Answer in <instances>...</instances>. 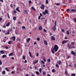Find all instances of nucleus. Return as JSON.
I'll return each mask as SVG.
<instances>
[{"instance_id":"nucleus-59","label":"nucleus","mask_w":76,"mask_h":76,"mask_svg":"<svg viewBox=\"0 0 76 76\" xmlns=\"http://www.w3.org/2000/svg\"><path fill=\"white\" fill-rule=\"evenodd\" d=\"M13 12H14V13H16V11L14 10V11H13Z\"/></svg>"},{"instance_id":"nucleus-48","label":"nucleus","mask_w":76,"mask_h":76,"mask_svg":"<svg viewBox=\"0 0 76 76\" xmlns=\"http://www.w3.org/2000/svg\"><path fill=\"white\" fill-rule=\"evenodd\" d=\"M55 25H54V26H56L57 25V23H56V21L55 22Z\"/></svg>"},{"instance_id":"nucleus-40","label":"nucleus","mask_w":76,"mask_h":76,"mask_svg":"<svg viewBox=\"0 0 76 76\" xmlns=\"http://www.w3.org/2000/svg\"><path fill=\"white\" fill-rule=\"evenodd\" d=\"M74 22H75V23H76V18H74Z\"/></svg>"},{"instance_id":"nucleus-42","label":"nucleus","mask_w":76,"mask_h":76,"mask_svg":"<svg viewBox=\"0 0 76 76\" xmlns=\"http://www.w3.org/2000/svg\"><path fill=\"white\" fill-rule=\"evenodd\" d=\"M48 62H50L51 61V60L50 59H48Z\"/></svg>"},{"instance_id":"nucleus-56","label":"nucleus","mask_w":76,"mask_h":76,"mask_svg":"<svg viewBox=\"0 0 76 76\" xmlns=\"http://www.w3.org/2000/svg\"><path fill=\"white\" fill-rule=\"evenodd\" d=\"M74 42H73L71 43V45H74Z\"/></svg>"},{"instance_id":"nucleus-7","label":"nucleus","mask_w":76,"mask_h":76,"mask_svg":"<svg viewBox=\"0 0 76 76\" xmlns=\"http://www.w3.org/2000/svg\"><path fill=\"white\" fill-rule=\"evenodd\" d=\"M4 51V50H1L0 51V53L2 54H5Z\"/></svg>"},{"instance_id":"nucleus-18","label":"nucleus","mask_w":76,"mask_h":76,"mask_svg":"<svg viewBox=\"0 0 76 76\" xmlns=\"http://www.w3.org/2000/svg\"><path fill=\"white\" fill-rule=\"evenodd\" d=\"M36 73L37 75H39V72L38 71H36L35 72Z\"/></svg>"},{"instance_id":"nucleus-33","label":"nucleus","mask_w":76,"mask_h":76,"mask_svg":"<svg viewBox=\"0 0 76 76\" xmlns=\"http://www.w3.org/2000/svg\"><path fill=\"white\" fill-rule=\"evenodd\" d=\"M48 0H46V4H48Z\"/></svg>"},{"instance_id":"nucleus-58","label":"nucleus","mask_w":76,"mask_h":76,"mask_svg":"<svg viewBox=\"0 0 76 76\" xmlns=\"http://www.w3.org/2000/svg\"><path fill=\"white\" fill-rule=\"evenodd\" d=\"M40 18H41V16H39L38 17V19L39 20L40 19Z\"/></svg>"},{"instance_id":"nucleus-29","label":"nucleus","mask_w":76,"mask_h":76,"mask_svg":"<svg viewBox=\"0 0 76 76\" xmlns=\"http://www.w3.org/2000/svg\"><path fill=\"white\" fill-rule=\"evenodd\" d=\"M16 10L18 11V12H20V11H19V9H18V8H16Z\"/></svg>"},{"instance_id":"nucleus-13","label":"nucleus","mask_w":76,"mask_h":76,"mask_svg":"<svg viewBox=\"0 0 76 76\" xmlns=\"http://www.w3.org/2000/svg\"><path fill=\"white\" fill-rule=\"evenodd\" d=\"M13 53H11L9 54V56H13Z\"/></svg>"},{"instance_id":"nucleus-11","label":"nucleus","mask_w":76,"mask_h":76,"mask_svg":"<svg viewBox=\"0 0 76 76\" xmlns=\"http://www.w3.org/2000/svg\"><path fill=\"white\" fill-rule=\"evenodd\" d=\"M51 39H52V40H54L56 39H55L54 37L53 36H51Z\"/></svg>"},{"instance_id":"nucleus-53","label":"nucleus","mask_w":76,"mask_h":76,"mask_svg":"<svg viewBox=\"0 0 76 76\" xmlns=\"http://www.w3.org/2000/svg\"><path fill=\"white\" fill-rule=\"evenodd\" d=\"M56 67H58V64L56 65Z\"/></svg>"},{"instance_id":"nucleus-43","label":"nucleus","mask_w":76,"mask_h":76,"mask_svg":"<svg viewBox=\"0 0 76 76\" xmlns=\"http://www.w3.org/2000/svg\"><path fill=\"white\" fill-rule=\"evenodd\" d=\"M58 64H61V61H58Z\"/></svg>"},{"instance_id":"nucleus-24","label":"nucleus","mask_w":76,"mask_h":76,"mask_svg":"<svg viewBox=\"0 0 76 76\" xmlns=\"http://www.w3.org/2000/svg\"><path fill=\"white\" fill-rule=\"evenodd\" d=\"M24 12L25 13H26V14H28V11L26 10H24Z\"/></svg>"},{"instance_id":"nucleus-30","label":"nucleus","mask_w":76,"mask_h":76,"mask_svg":"<svg viewBox=\"0 0 76 76\" xmlns=\"http://www.w3.org/2000/svg\"><path fill=\"white\" fill-rule=\"evenodd\" d=\"M7 16L8 18V19H10V16H9V13H7Z\"/></svg>"},{"instance_id":"nucleus-50","label":"nucleus","mask_w":76,"mask_h":76,"mask_svg":"<svg viewBox=\"0 0 76 76\" xmlns=\"http://www.w3.org/2000/svg\"><path fill=\"white\" fill-rule=\"evenodd\" d=\"M5 48H6V49H9V48L7 46L5 47Z\"/></svg>"},{"instance_id":"nucleus-9","label":"nucleus","mask_w":76,"mask_h":76,"mask_svg":"<svg viewBox=\"0 0 76 76\" xmlns=\"http://www.w3.org/2000/svg\"><path fill=\"white\" fill-rule=\"evenodd\" d=\"M44 43L45 44V45H48V44L47 43V42L45 40L44 41Z\"/></svg>"},{"instance_id":"nucleus-61","label":"nucleus","mask_w":76,"mask_h":76,"mask_svg":"<svg viewBox=\"0 0 76 76\" xmlns=\"http://www.w3.org/2000/svg\"><path fill=\"white\" fill-rule=\"evenodd\" d=\"M69 9H67L66 10V12H69Z\"/></svg>"},{"instance_id":"nucleus-16","label":"nucleus","mask_w":76,"mask_h":76,"mask_svg":"<svg viewBox=\"0 0 76 76\" xmlns=\"http://www.w3.org/2000/svg\"><path fill=\"white\" fill-rule=\"evenodd\" d=\"M65 74L66 75V76H67L68 75V73H67V71L65 70Z\"/></svg>"},{"instance_id":"nucleus-54","label":"nucleus","mask_w":76,"mask_h":76,"mask_svg":"<svg viewBox=\"0 0 76 76\" xmlns=\"http://www.w3.org/2000/svg\"><path fill=\"white\" fill-rule=\"evenodd\" d=\"M62 31L63 32H64V30L63 29H62Z\"/></svg>"},{"instance_id":"nucleus-45","label":"nucleus","mask_w":76,"mask_h":76,"mask_svg":"<svg viewBox=\"0 0 76 76\" xmlns=\"http://www.w3.org/2000/svg\"><path fill=\"white\" fill-rule=\"evenodd\" d=\"M37 41H39L40 40V39L39 38H37Z\"/></svg>"},{"instance_id":"nucleus-37","label":"nucleus","mask_w":76,"mask_h":76,"mask_svg":"<svg viewBox=\"0 0 76 76\" xmlns=\"http://www.w3.org/2000/svg\"><path fill=\"white\" fill-rule=\"evenodd\" d=\"M23 60H25V56H23Z\"/></svg>"},{"instance_id":"nucleus-21","label":"nucleus","mask_w":76,"mask_h":76,"mask_svg":"<svg viewBox=\"0 0 76 76\" xmlns=\"http://www.w3.org/2000/svg\"><path fill=\"white\" fill-rule=\"evenodd\" d=\"M6 73V72H5V71H3L2 72V74H3V75H5V73Z\"/></svg>"},{"instance_id":"nucleus-15","label":"nucleus","mask_w":76,"mask_h":76,"mask_svg":"<svg viewBox=\"0 0 76 76\" xmlns=\"http://www.w3.org/2000/svg\"><path fill=\"white\" fill-rule=\"evenodd\" d=\"M66 34H67V35H69L70 34V33L69 32V30H67L66 31Z\"/></svg>"},{"instance_id":"nucleus-46","label":"nucleus","mask_w":76,"mask_h":76,"mask_svg":"<svg viewBox=\"0 0 76 76\" xmlns=\"http://www.w3.org/2000/svg\"><path fill=\"white\" fill-rule=\"evenodd\" d=\"M43 31L45 32H47V30L45 29H44Z\"/></svg>"},{"instance_id":"nucleus-51","label":"nucleus","mask_w":76,"mask_h":76,"mask_svg":"<svg viewBox=\"0 0 76 76\" xmlns=\"http://www.w3.org/2000/svg\"><path fill=\"white\" fill-rule=\"evenodd\" d=\"M11 73H12V74H14V73H15V72H14V71H12L11 72Z\"/></svg>"},{"instance_id":"nucleus-41","label":"nucleus","mask_w":76,"mask_h":76,"mask_svg":"<svg viewBox=\"0 0 76 76\" xmlns=\"http://www.w3.org/2000/svg\"><path fill=\"white\" fill-rule=\"evenodd\" d=\"M1 64H2V61L0 60V65H1Z\"/></svg>"},{"instance_id":"nucleus-63","label":"nucleus","mask_w":76,"mask_h":76,"mask_svg":"<svg viewBox=\"0 0 76 76\" xmlns=\"http://www.w3.org/2000/svg\"><path fill=\"white\" fill-rule=\"evenodd\" d=\"M43 67H45V65H42Z\"/></svg>"},{"instance_id":"nucleus-8","label":"nucleus","mask_w":76,"mask_h":76,"mask_svg":"<svg viewBox=\"0 0 76 76\" xmlns=\"http://www.w3.org/2000/svg\"><path fill=\"white\" fill-rule=\"evenodd\" d=\"M38 60H36L35 61H34L33 62V64H36V63H38Z\"/></svg>"},{"instance_id":"nucleus-12","label":"nucleus","mask_w":76,"mask_h":76,"mask_svg":"<svg viewBox=\"0 0 76 76\" xmlns=\"http://www.w3.org/2000/svg\"><path fill=\"white\" fill-rule=\"evenodd\" d=\"M42 29V26H40L39 27V30H40V31H41Z\"/></svg>"},{"instance_id":"nucleus-62","label":"nucleus","mask_w":76,"mask_h":76,"mask_svg":"<svg viewBox=\"0 0 76 76\" xmlns=\"http://www.w3.org/2000/svg\"><path fill=\"white\" fill-rule=\"evenodd\" d=\"M0 1H1V2H2V3H3V0H0Z\"/></svg>"},{"instance_id":"nucleus-35","label":"nucleus","mask_w":76,"mask_h":76,"mask_svg":"<svg viewBox=\"0 0 76 76\" xmlns=\"http://www.w3.org/2000/svg\"><path fill=\"white\" fill-rule=\"evenodd\" d=\"M32 9L34 10V11H36V10H35V9L34 8V7H32Z\"/></svg>"},{"instance_id":"nucleus-26","label":"nucleus","mask_w":76,"mask_h":76,"mask_svg":"<svg viewBox=\"0 0 76 76\" xmlns=\"http://www.w3.org/2000/svg\"><path fill=\"white\" fill-rule=\"evenodd\" d=\"M6 25L7 26H9L10 25V23H9L8 24H7Z\"/></svg>"},{"instance_id":"nucleus-25","label":"nucleus","mask_w":76,"mask_h":76,"mask_svg":"<svg viewBox=\"0 0 76 76\" xmlns=\"http://www.w3.org/2000/svg\"><path fill=\"white\" fill-rule=\"evenodd\" d=\"M71 76H76V74L75 73L73 74H72L71 75Z\"/></svg>"},{"instance_id":"nucleus-28","label":"nucleus","mask_w":76,"mask_h":76,"mask_svg":"<svg viewBox=\"0 0 76 76\" xmlns=\"http://www.w3.org/2000/svg\"><path fill=\"white\" fill-rule=\"evenodd\" d=\"M7 57V56L6 55H3L2 57V58H4V57Z\"/></svg>"},{"instance_id":"nucleus-47","label":"nucleus","mask_w":76,"mask_h":76,"mask_svg":"<svg viewBox=\"0 0 76 76\" xmlns=\"http://www.w3.org/2000/svg\"><path fill=\"white\" fill-rule=\"evenodd\" d=\"M52 53H53V54H54V51L53 50H52Z\"/></svg>"},{"instance_id":"nucleus-19","label":"nucleus","mask_w":76,"mask_h":76,"mask_svg":"<svg viewBox=\"0 0 76 76\" xmlns=\"http://www.w3.org/2000/svg\"><path fill=\"white\" fill-rule=\"evenodd\" d=\"M30 40H31V39L30 38H28L27 39L26 41L27 42H29V41H30Z\"/></svg>"},{"instance_id":"nucleus-14","label":"nucleus","mask_w":76,"mask_h":76,"mask_svg":"<svg viewBox=\"0 0 76 76\" xmlns=\"http://www.w3.org/2000/svg\"><path fill=\"white\" fill-rule=\"evenodd\" d=\"M41 62L42 64H45V62L43 60L41 61Z\"/></svg>"},{"instance_id":"nucleus-39","label":"nucleus","mask_w":76,"mask_h":76,"mask_svg":"<svg viewBox=\"0 0 76 76\" xmlns=\"http://www.w3.org/2000/svg\"><path fill=\"white\" fill-rule=\"evenodd\" d=\"M22 29H26V27L25 26H22Z\"/></svg>"},{"instance_id":"nucleus-3","label":"nucleus","mask_w":76,"mask_h":76,"mask_svg":"<svg viewBox=\"0 0 76 76\" xmlns=\"http://www.w3.org/2000/svg\"><path fill=\"white\" fill-rule=\"evenodd\" d=\"M52 30L55 31L56 30V26H54V27L52 28Z\"/></svg>"},{"instance_id":"nucleus-44","label":"nucleus","mask_w":76,"mask_h":76,"mask_svg":"<svg viewBox=\"0 0 76 76\" xmlns=\"http://www.w3.org/2000/svg\"><path fill=\"white\" fill-rule=\"evenodd\" d=\"M46 74V73H45V72H43V75H45Z\"/></svg>"},{"instance_id":"nucleus-22","label":"nucleus","mask_w":76,"mask_h":76,"mask_svg":"<svg viewBox=\"0 0 76 76\" xmlns=\"http://www.w3.org/2000/svg\"><path fill=\"white\" fill-rule=\"evenodd\" d=\"M5 69L6 70H7V72H9V70L8 69H7V67H6L5 68Z\"/></svg>"},{"instance_id":"nucleus-34","label":"nucleus","mask_w":76,"mask_h":76,"mask_svg":"<svg viewBox=\"0 0 76 76\" xmlns=\"http://www.w3.org/2000/svg\"><path fill=\"white\" fill-rule=\"evenodd\" d=\"M42 70V69H41V68H40L39 69V72L40 73H41Z\"/></svg>"},{"instance_id":"nucleus-4","label":"nucleus","mask_w":76,"mask_h":76,"mask_svg":"<svg viewBox=\"0 0 76 76\" xmlns=\"http://www.w3.org/2000/svg\"><path fill=\"white\" fill-rule=\"evenodd\" d=\"M71 46V45H70V43H68L67 45V46L68 47H69V49H70V48H70Z\"/></svg>"},{"instance_id":"nucleus-55","label":"nucleus","mask_w":76,"mask_h":76,"mask_svg":"<svg viewBox=\"0 0 76 76\" xmlns=\"http://www.w3.org/2000/svg\"><path fill=\"white\" fill-rule=\"evenodd\" d=\"M60 5V4L57 3L56 4V6H59Z\"/></svg>"},{"instance_id":"nucleus-57","label":"nucleus","mask_w":76,"mask_h":76,"mask_svg":"<svg viewBox=\"0 0 76 76\" xmlns=\"http://www.w3.org/2000/svg\"><path fill=\"white\" fill-rule=\"evenodd\" d=\"M34 68L35 69H37V66H34Z\"/></svg>"},{"instance_id":"nucleus-23","label":"nucleus","mask_w":76,"mask_h":76,"mask_svg":"<svg viewBox=\"0 0 76 76\" xmlns=\"http://www.w3.org/2000/svg\"><path fill=\"white\" fill-rule=\"evenodd\" d=\"M13 20H16V17H14L13 18Z\"/></svg>"},{"instance_id":"nucleus-31","label":"nucleus","mask_w":76,"mask_h":76,"mask_svg":"<svg viewBox=\"0 0 76 76\" xmlns=\"http://www.w3.org/2000/svg\"><path fill=\"white\" fill-rule=\"evenodd\" d=\"M42 13H43V14L44 15H46V12H43Z\"/></svg>"},{"instance_id":"nucleus-60","label":"nucleus","mask_w":76,"mask_h":76,"mask_svg":"<svg viewBox=\"0 0 76 76\" xmlns=\"http://www.w3.org/2000/svg\"><path fill=\"white\" fill-rule=\"evenodd\" d=\"M24 63H27V61H26V60H25V61Z\"/></svg>"},{"instance_id":"nucleus-64","label":"nucleus","mask_w":76,"mask_h":76,"mask_svg":"<svg viewBox=\"0 0 76 76\" xmlns=\"http://www.w3.org/2000/svg\"><path fill=\"white\" fill-rule=\"evenodd\" d=\"M74 66L75 67H76V65L75 64H74Z\"/></svg>"},{"instance_id":"nucleus-2","label":"nucleus","mask_w":76,"mask_h":76,"mask_svg":"<svg viewBox=\"0 0 76 76\" xmlns=\"http://www.w3.org/2000/svg\"><path fill=\"white\" fill-rule=\"evenodd\" d=\"M10 39H12L13 41H15V39H16V37L15 36H14L13 37H11Z\"/></svg>"},{"instance_id":"nucleus-10","label":"nucleus","mask_w":76,"mask_h":76,"mask_svg":"<svg viewBox=\"0 0 76 76\" xmlns=\"http://www.w3.org/2000/svg\"><path fill=\"white\" fill-rule=\"evenodd\" d=\"M67 42V40H64L62 42V44H64V43H66Z\"/></svg>"},{"instance_id":"nucleus-52","label":"nucleus","mask_w":76,"mask_h":76,"mask_svg":"<svg viewBox=\"0 0 76 76\" xmlns=\"http://www.w3.org/2000/svg\"><path fill=\"white\" fill-rule=\"evenodd\" d=\"M8 43L9 44H11V42H10V41H9L8 42Z\"/></svg>"},{"instance_id":"nucleus-1","label":"nucleus","mask_w":76,"mask_h":76,"mask_svg":"<svg viewBox=\"0 0 76 76\" xmlns=\"http://www.w3.org/2000/svg\"><path fill=\"white\" fill-rule=\"evenodd\" d=\"M58 50V47L57 45H55L53 49V50H55V52H57Z\"/></svg>"},{"instance_id":"nucleus-49","label":"nucleus","mask_w":76,"mask_h":76,"mask_svg":"<svg viewBox=\"0 0 76 76\" xmlns=\"http://www.w3.org/2000/svg\"><path fill=\"white\" fill-rule=\"evenodd\" d=\"M31 3H32V1H31V0L29 1V4H31Z\"/></svg>"},{"instance_id":"nucleus-5","label":"nucleus","mask_w":76,"mask_h":76,"mask_svg":"<svg viewBox=\"0 0 76 76\" xmlns=\"http://www.w3.org/2000/svg\"><path fill=\"white\" fill-rule=\"evenodd\" d=\"M40 7L42 9H44V7H45V6H44V5L42 4L41 5V6Z\"/></svg>"},{"instance_id":"nucleus-36","label":"nucleus","mask_w":76,"mask_h":76,"mask_svg":"<svg viewBox=\"0 0 76 76\" xmlns=\"http://www.w3.org/2000/svg\"><path fill=\"white\" fill-rule=\"evenodd\" d=\"M55 71H56V70H55V69H53L52 70V72H53V73H54V72H55Z\"/></svg>"},{"instance_id":"nucleus-27","label":"nucleus","mask_w":76,"mask_h":76,"mask_svg":"<svg viewBox=\"0 0 76 76\" xmlns=\"http://www.w3.org/2000/svg\"><path fill=\"white\" fill-rule=\"evenodd\" d=\"M45 12L46 13H48V10H45Z\"/></svg>"},{"instance_id":"nucleus-20","label":"nucleus","mask_w":76,"mask_h":76,"mask_svg":"<svg viewBox=\"0 0 76 76\" xmlns=\"http://www.w3.org/2000/svg\"><path fill=\"white\" fill-rule=\"evenodd\" d=\"M71 12H76V10L75 9H72L71 10Z\"/></svg>"},{"instance_id":"nucleus-6","label":"nucleus","mask_w":76,"mask_h":76,"mask_svg":"<svg viewBox=\"0 0 76 76\" xmlns=\"http://www.w3.org/2000/svg\"><path fill=\"white\" fill-rule=\"evenodd\" d=\"M71 54L73 55L74 56H76V53L74 52V51H72L71 52Z\"/></svg>"},{"instance_id":"nucleus-32","label":"nucleus","mask_w":76,"mask_h":76,"mask_svg":"<svg viewBox=\"0 0 76 76\" xmlns=\"http://www.w3.org/2000/svg\"><path fill=\"white\" fill-rule=\"evenodd\" d=\"M2 27L3 28H6V25H4V26H3Z\"/></svg>"},{"instance_id":"nucleus-17","label":"nucleus","mask_w":76,"mask_h":76,"mask_svg":"<svg viewBox=\"0 0 76 76\" xmlns=\"http://www.w3.org/2000/svg\"><path fill=\"white\" fill-rule=\"evenodd\" d=\"M29 54L30 57H31V58H32V55H31V52H29Z\"/></svg>"},{"instance_id":"nucleus-38","label":"nucleus","mask_w":76,"mask_h":76,"mask_svg":"<svg viewBox=\"0 0 76 76\" xmlns=\"http://www.w3.org/2000/svg\"><path fill=\"white\" fill-rule=\"evenodd\" d=\"M10 33H9V30L8 31L7 33H6V35H9V34H10Z\"/></svg>"}]
</instances>
